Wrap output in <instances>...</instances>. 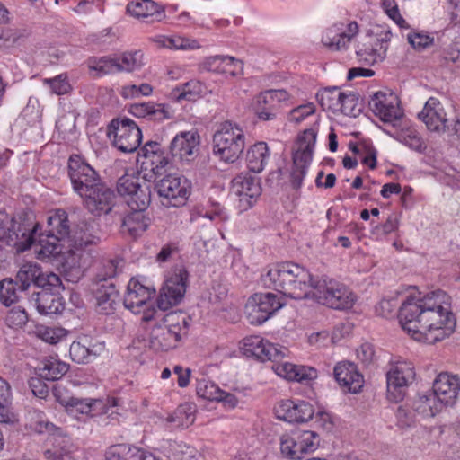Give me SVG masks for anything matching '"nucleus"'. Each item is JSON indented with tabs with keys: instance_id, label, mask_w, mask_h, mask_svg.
<instances>
[{
	"instance_id": "bf43d9fd",
	"label": "nucleus",
	"mask_w": 460,
	"mask_h": 460,
	"mask_svg": "<svg viewBox=\"0 0 460 460\" xmlns=\"http://www.w3.org/2000/svg\"><path fill=\"white\" fill-rule=\"evenodd\" d=\"M200 85L199 82H188L182 84L181 89H175V98L180 100L193 101L199 95Z\"/></svg>"
},
{
	"instance_id": "0e129e2a",
	"label": "nucleus",
	"mask_w": 460,
	"mask_h": 460,
	"mask_svg": "<svg viewBox=\"0 0 460 460\" xmlns=\"http://www.w3.org/2000/svg\"><path fill=\"white\" fill-rule=\"evenodd\" d=\"M45 84H49L52 92L58 95L65 94L70 90V84L66 80V76L64 75H59L50 79H45Z\"/></svg>"
},
{
	"instance_id": "8fccbe9b",
	"label": "nucleus",
	"mask_w": 460,
	"mask_h": 460,
	"mask_svg": "<svg viewBox=\"0 0 460 460\" xmlns=\"http://www.w3.org/2000/svg\"><path fill=\"white\" fill-rule=\"evenodd\" d=\"M363 110V103L359 94L356 92L343 93L341 102V111L344 115L358 117Z\"/></svg>"
},
{
	"instance_id": "72a5a7b5",
	"label": "nucleus",
	"mask_w": 460,
	"mask_h": 460,
	"mask_svg": "<svg viewBox=\"0 0 460 460\" xmlns=\"http://www.w3.org/2000/svg\"><path fill=\"white\" fill-rule=\"evenodd\" d=\"M45 232L48 238L55 241H62L67 238L70 243L72 231L70 230L66 212L58 209L54 215L50 216L48 218V229Z\"/></svg>"
},
{
	"instance_id": "c03bdc74",
	"label": "nucleus",
	"mask_w": 460,
	"mask_h": 460,
	"mask_svg": "<svg viewBox=\"0 0 460 460\" xmlns=\"http://www.w3.org/2000/svg\"><path fill=\"white\" fill-rule=\"evenodd\" d=\"M343 92L339 87H326L317 93V99L323 110L338 112L341 110V102Z\"/></svg>"
},
{
	"instance_id": "6e6552de",
	"label": "nucleus",
	"mask_w": 460,
	"mask_h": 460,
	"mask_svg": "<svg viewBox=\"0 0 460 460\" xmlns=\"http://www.w3.org/2000/svg\"><path fill=\"white\" fill-rule=\"evenodd\" d=\"M416 373L411 362L399 360L391 362L386 377V398L391 402H402L415 380Z\"/></svg>"
},
{
	"instance_id": "f03ea898",
	"label": "nucleus",
	"mask_w": 460,
	"mask_h": 460,
	"mask_svg": "<svg viewBox=\"0 0 460 460\" xmlns=\"http://www.w3.org/2000/svg\"><path fill=\"white\" fill-rule=\"evenodd\" d=\"M440 293L438 290L423 297L409 296L401 305L399 323L414 340L433 344L453 333L456 318L441 305Z\"/></svg>"
},
{
	"instance_id": "c9c22d12",
	"label": "nucleus",
	"mask_w": 460,
	"mask_h": 460,
	"mask_svg": "<svg viewBox=\"0 0 460 460\" xmlns=\"http://www.w3.org/2000/svg\"><path fill=\"white\" fill-rule=\"evenodd\" d=\"M128 13L136 18L152 17V21H161L164 16L156 3L151 0L131 1L127 5Z\"/></svg>"
},
{
	"instance_id": "de8ad7c7",
	"label": "nucleus",
	"mask_w": 460,
	"mask_h": 460,
	"mask_svg": "<svg viewBox=\"0 0 460 460\" xmlns=\"http://www.w3.org/2000/svg\"><path fill=\"white\" fill-rule=\"evenodd\" d=\"M88 67L90 70L96 71L98 75H108L121 72L122 65L116 58L102 57L90 58Z\"/></svg>"
},
{
	"instance_id": "4d7b16f0",
	"label": "nucleus",
	"mask_w": 460,
	"mask_h": 460,
	"mask_svg": "<svg viewBox=\"0 0 460 460\" xmlns=\"http://www.w3.org/2000/svg\"><path fill=\"white\" fill-rule=\"evenodd\" d=\"M143 57L140 50L124 53L121 58L122 63H120L122 65L121 71L131 72L140 68L144 65Z\"/></svg>"
},
{
	"instance_id": "b1692460",
	"label": "nucleus",
	"mask_w": 460,
	"mask_h": 460,
	"mask_svg": "<svg viewBox=\"0 0 460 460\" xmlns=\"http://www.w3.org/2000/svg\"><path fill=\"white\" fill-rule=\"evenodd\" d=\"M336 382L352 394H358L364 385V376L358 367L350 361L338 362L333 368Z\"/></svg>"
},
{
	"instance_id": "6ab92c4d",
	"label": "nucleus",
	"mask_w": 460,
	"mask_h": 460,
	"mask_svg": "<svg viewBox=\"0 0 460 460\" xmlns=\"http://www.w3.org/2000/svg\"><path fill=\"white\" fill-rule=\"evenodd\" d=\"M369 107L382 121L393 125H395L403 115L399 107L398 97L392 92L375 93L369 101Z\"/></svg>"
},
{
	"instance_id": "a18cd8bd",
	"label": "nucleus",
	"mask_w": 460,
	"mask_h": 460,
	"mask_svg": "<svg viewBox=\"0 0 460 460\" xmlns=\"http://www.w3.org/2000/svg\"><path fill=\"white\" fill-rule=\"evenodd\" d=\"M196 407L193 403L185 402L177 407L174 412L167 418L169 422L174 423L176 427L188 428L194 420Z\"/></svg>"
},
{
	"instance_id": "20e7f679",
	"label": "nucleus",
	"mask_w": 460,
	"mask_h": 460,
	"mask_svg": "<svg viewBox=\"0 0 460 460\" xmlns=\"http://www.w3.org/2000/svg\"><path fill=\"white\" fill-rule=\"evenodd\" d=\"M95 220L82 221L72 231L69 250L63 264L67 280L77 282L93 261V244L100 240Z\"/></svg>"
},
{
	"instance_id": "49530a36",
	"label": "nucleus",
	"mask_w": 460,
	"mask_h": 460,
	"mask_svg": "<svg viewBox=\"0 0 460 460\" xmlns=\"http://www.w3.org/2000/svg\"><path fill=\"white\" fill-rule=\"evenodd\" d=\"M413 410L423 417H434L442 409L431 394L420 395L413 402Z\"/></svg>"
},
{
	"instance_id": "603ef678",
	"label": "nucleus",
	"mask_w": 460,
	"mask_h": 460,
	"mask_svg": "<svg viewBox=\"0 0 460 460\" xmlns=\"http://www.w3.org/2000/svg\"><path fill=\"white\" fill-rule=\"evenodd\" d=\"M25 427L38 434L45 431H51L54 425L49 422L41 411L37 410L29 411L26 415Z\"/></svg>"
},
{
	"instance_id": "dca6fc26",
	"label": "nucleus",
	"mask_w": 460,
	"mask_h": 460,
	"mask_svg": "<svg viewBox=\"0 0 460 460\" xmlns=\"http://www.w3.org/2000/svg\"><path fill=\"white\" fill-rule=\"evenodd\" d=\"M188 279L189 273L184 268L175 269L166 279L156 300L161 311H166L181 301L186 293Z\"/></svg>"
},
{
	"instance_id": "37998d69",
	"label": "nucleus",
	"mask_w": 460,
	"mask_h": 460,
	"mask_svg": "<svg viewBox=\"0 0 460 460\" xmlns=\"http://www.w3.org/2000/svg\"><path fill=\"white\" fill-rule=\"evenodd\" d=\"M104 347L102 344L93 345L89 348L80 341H74L69 349V354L73 361L78 364H87L97 355H99Z\"/></svg>"
},
{
	"instance_id": "1a4fd4ad",
	"label": "nucleus",
	"mask_w": 460,
	"mask_h": 460,
	"mask_svg": "<svg viewBox=\"0 0 460 460\" xmlns=\"http://www.w3.org/2000/svg\"><path fill=\"white\" fill-rule=\"evenodd\" d=\"M118 192L125 197L128 209L146 210L151 202L150 186L140 179L139 173L125 172L117 181Z\"/></svg>"
},
{
	"instance_id": "4be33fe9",
	"label": "nucleus",
	"mask_w": 460,
	"mask_h": 460,
	"mask_svg": "<svg viewBox=\"0 0 460 460\" xmlns=\"http://www.w3.org/2000/svg\"><path fill=\"white\" fill-rule=\"evenodd\" d=\"M278 419L290 423H304L314 416V406L303 400H282L274 408Z\"/></svg>"
},
{
	"instance_id": "c85d7f7f",
	"label": "nucleus",
	"mask_w": 460,
	"mask_h": 460,
	"mask_svg": "<svg viewBox=\"0 0 460 460\" xmlns=\"http://www.w3.org/2000/svg\"><path fill=\"white\" fill-rule=\"evenodd\" d=\"M64 287L61 283V288L58 290L41 289V291L33 293L36 308L40 314H58L65 309V302L59 296L60 290Z\"/></svg>"
},
{
	"instance_id": "f8f14e48",
	"label": "nucleus",
	"mask_w": 460,
	"mask_h": 460,
	"mask_svg": "<svg viewBox=\"0 0 460 460\" xmlns=\"http://www.w3.org/2000/svg\"><path fill=\"white\" fill-rule=\"evenodd\" d=\"M317 434L311 430H297L280 438V452L286 458L302 460L305 455L314 452L319 446Z\"/></svg>"
},
{
	"instance_id": "6e6d98bb",
	"label": "nucleus",
	"mask_w": 460,
	"mask_h": 460,
	"mask_svg": "<svg viewBox=\"0 0 460 460\" xmlns=\"http://www.w3.org/2000/svg\"><path fill=\"white\" fill-rule=\"evenodd\" d=\"M263 350L261 361L270 360L274 363H279L288 353V349L286 347L273 344L269 341L265 342Z\"/></svg>"
},
{
	"instance_id": "79ce46f5",
	"label": "nucleus",
	"mask_w": 460,
	"mask_h": 460,
	"mask_svg": "<svg viewBox=\"0 0 460 460\" xmlns=\"http://www.w3.org/2000/svg\"><path fill=\"white\" fill-rule=\"evenodd\" d=\"M123 261L113 259L104 261L93 279L94 285L108 284L122 271Z\"/></svg>"
},
{
	"instance_id": "680f3d73",
	"label": "nucleus",
	"mask_w": 460,
	"mask_h": 460,
	"mask_svg": "<svg viewBox=\"0 0 460 460\" xmlns=\"http://www.w3.org/2000/svg\"><path fill=\"white\" fill-rule=\"evenodd\" d=\"M407 40L412 48L418 50L428 48L434 41L433 37L422 32L409 33Z\"/></svg>"
},
{
	"instance_id": "7c9ffc66",
	"label": "nucleus",
	"mask_w": 460,
	"mask_h": 460,
	"mask_svg": "<svg viewBox=\"0 0 460 460\" xmlns=\"http://www.w3.org/2000/svg\"><path fill=\"white\" fill-rule=\"evenodd\" d=\"M203 68L215 73L228 74L236 76L242 74L243 64L241 60L229 56H214L203 63Z\"/></svg>"
},
{
	"instance_id": "4468645a",
	"label": "nucleus",
	"mask_w": 460,
	"mask_h": 460,
	"mask_svg": "<svg viewBox=\"0 0 460 460\" xmlns=\"http://www.w3.org/2000/svg\"><path fill=\"white\" fill-rule=\"evenodd\" d=\"M20 291L27 290L31 285L35 288L58 290L61 288V279L58 274L42 270L37 263L23 264L16 274Z\"/></svg>"
},
{
	"instance_id": "09e8293b",
	"label": "nucleus",
	"mask_w": 460,
	"mask_h": 460,
	"mask_svg": "<svg viewBox=\"0 0 460 460\" xmlns=\"http://www.w3.org/2000/svg\"><path fill=\"white\" fill-rule=\"evenodd\" d=\"M155 41L157 44L164 48L172 49H195L199 48V45L196 40L188 39L179 35L172 37L160 36Z\"/></svg>"
},
{
	"instance_id": "39448f33",
	"label": "nucleus",
	"mask_w": 460,
	"mask_h": 460,
	"mask_svg": "<svg viewBox=\"0 0 460 460\" xmlns=\"http://www.w3.org/2000/svg\"><path fill=\"white\" fill-rule=\"evenodd\" d=\"M182 442L166 440L161 445V453L167 460H190L192 452ZM105 460H163L160 452H150L128 444L111 446L105 454Z\"/></svg>"
},
{
	"instance_id": "a211bd4d",
	"label": "nucleus",
	"mask_w": 460,
	"mask_h": 460,
	"mask_svg": "<svg viewBox=\"0 0 460 460\" xmlns=\"http://www.w3.org/2000/svg\"><path fill=\"white\" fill-rule=\"evenodd\" d=\"M84 207L94 216L109 214L116 204L117 196L113 190L101 181L81 197Z\"/></svg>"
},
{
	"instance_id": "aec40b11",
	"label": "nucleus",
	"mask_w": 460,
	"mask_h": 460,
	"mask_svg": "<svg viewBox=\"0 0 460 460\" xmlns=\"http://www.w3.org/2000/svg\"><path fill=\"white\" fill-rule=\"evenodd\" d=\"M232 183V190L240 198V207L244 210L252 208L261 194L260 178L251 174V172L239 173Z\"/></svg>"
},
{
	"instance_id": "f3484780",
	"label": "nucleus",
	"mask_w": 460,
	"mask_h": 460,
	"mask_svg": "<svg viewBox=\"0 0 460 460\" xmlns=\"http://www.w3.org/2000/svg\"><path fill=\"white\" fill-rule=\"evenodd\" d=\"M289 99L284 89H270L259 93L253 104L254 113L262 121L273 120L280 112L282 103Z\"/></svg>"
},
{
	"instance_id": "cd10ccee",
	"label": "nucleus",
	"mask_w": 460,
	"mask_h": 460,
	"mask_svg": "<svg viewBox=\"0 0 460 460\" xmlns=\"http://www.w3.org/2000/svg\"><path fill=\"white\" fill-rule=\"evenodd\" d=\"M418 117L430 131L444 132L448 128L446 112L437 98L430 97Z\"/></svg>"
},
{
	"instance_id": "a878e982",
	"label": "nucleus",
	"mask_w": 460,
	"mask_h": 460,
	"mask_svg": "<svg viewBox=\"0 0 460 460\" xmlns=\"http://www.w3.org/2000/svg\"><path fill=\"white\" fill-rule=\"evenodd\" d=\"M53 394L57 401L71 411L75 410L77 412L86 415H95L98 413H107L104 410L106 405L102 400L99 399H80L73 396H63L62 391L58 387H55Z\"/></svg>"
},
{
	"instance_id": "58836bf2",
	"label": "nucleus",
	"mask_w": 460,
	"mask_h": 460,
	"mask_svg": "<svg viewBox=\"0 0 460 460\" xmlns=\"http://www.w3.org/2000/svg\"><path fill=\"white\" fill-rule=\"evenodd\" d=\"M21 231L20 224L10 217L7 213L0 210V247L3 244H16Z\"/></svg>"
},
{
	"instance_id": "5fc2aeb1",
	"label": "nucleus",
	"mask_w": 460,
	"mask_h": 460,
	"mask_svg": "<svg viewBox=\"0 0 460 460\" xmlns=\"http://www.w3.org/2000/svg\"><path fill=\"white\" fill-rule=\"evenodd\" d=\"M196 392L203 399L216 401L220 396L221 388L214 382L201 378L197 381Z\"/></svg>"
},
{
	"instance_id": "3c124183",
	"label": "nucleus",
	"mask_w": 460,
	"mask_h": 460,
	"mask_svg": "<svg viewBox=\"0 0 460 460\" xmlns=\"http://www.w3.org/2000/svg\"><path fill=\"white\" fill-rule=\"evenodd\" d=\"M19 284L16 279L11 278L0 281V301L5 306H10L19 299Z\"/></svg>"
},
{
	"instance_id": "412c9836",
	"label": "nucleus",
	"mask_w": 460,
	"mask_h": 460,
	"mask_svg": "<svg viewBox=\"0 0 460 460\" xmlns=\"http://www.w3.org/2000/svg\"><path fill=\"white\" fill-rule=\"evenodd\" d=\"M155 296V289L146 287L138 280L131 279L128 284L124 296V306L134 314L143 313L153 307L152 299Z\"/></svg>"
},
{
	"instance_id": "2f4dec72",
	"label": "nucleus",
	"mask_w": 460,
	"mask_h": 460,
	"mask_svg": "<svg viewBox=\"0 0 460 460\" xmlns=\"http://www.w3.org/2000/svg\"><path fill=\"white\" fill-rule=\"evenodd\" d=\"M128 111L137 118H147L151 120L163 121L170 119L169 106L164 103L141 102L131 104Z\"/></svg>"
},
{
	"instance_id": "393cba45",
	"label": "nucleus",
	"mask_w": 460,
	"mask_h": 460,
	"mask_svg": "<svg viewBox=\"0 0 460 460\" xmlns=\"http://www.w3.org/2000/svg\"><path fill=\"white\" fill-rule=\"evenodd\" d=\"M199 137L191 131H184L176 135L168 146L169 156L180 161H190L198 150Z\"/></svg>"
},
{
	"instance_id": "9b49d317",
	"label": "nucleus",
	"mask_w": 460,
	"mask_h": 460,
	"mask_svg": "<svg viewBox=\"0 0 460 460\" xmlns=\"http://www.w3.org/2000/svg\"><path fill=\"white\" fill-rule=\"evenodd\" d=\"M108 136H113V145L123 153H133L140 146L142 131L129 118L113 119L109 126Z\"/></svg>"
},
{
	"instance_id": "338daca9",
	"label": "nucleus",
	"mask_w": 460,
	"mask_h": 460,
	"mask_svg": "<svg viewBox=\"0 0 460 460\" xmlns=\"http://www.w3.org/2000/svg\"><path fill=\"white\" fill-rule=\"evenodd\" d=\"M29 387L33 395L38 398L45 399L49 395V386L44 382V378H41L40 376L30 378Z\"/></svg>"
},
{
	"instance_id": "bb28decb",
	"label": "nucleus",
	"mask_w": 460,
	"mask_h": 460,
	"mask_svg": "<svg viewBox=\"0 0 460 460\" xmlns=\"http://www.w3.org/2000/svg\"><path fill=\"white\" fill-rule=\"evenodd\" d=\"M139 155L148 159L152 165L151 172L155 176H162L165 167L171 164L169 149L163 146L161 141L149 140L140 149Z\"/></svg>"
},
{
	"instance_id": "a19ab883",
	"label": "nucleus",
	"mask_w": 460,
	"mask_h": 460,
	"mask_svg": "<svg viewBox=\"0 0 460 460\" xmlns=\"http://www.w3.org/2000/svg\"><path fill=\"white\" fill-rule=\"evenodd\" d=\"M69 369V366L57 358H50L41 362L37 368L38 375L48 381L60 379Z\"/></svg>"
},
{
	"instance_id": "9d476101",
	"label": "nucleus",
	"mask_w": 460,
	"mask_h": 460,
	"mask_svg": "<svg viewBox=\"0 0 460 460\" xmlns=\"http://www.w3.org/2000/svg\"><path fill=\"white\" fill-rule=\"evenodd\" d=\"M315 141L316 132L312 128L305 129L297 138V148L293 153V166L290 172V182L295 190H299L303 184L313 158Z\"/></svg>"
},
{
	"instance_id": "0eeeda50",
	"label": "nucleus",
	"mask_w": 460,
	"mask_h": 460,
	"mask_svg": "<svg viewBox=\"0 0 460 460\" xmlns=\"http://www.w3.org/2000/svg\"><path fill=\"white\" fill-rule=\"evenodd\" d=\"M192 184L184 175L168 173L155 180V190L163 206L180 208L184 206L191 193Z\"/></svg>"
},
{
	"instance_id": "e2e57ef3",
	"label": "nucleus",
	"mask_w": 460,
	"mask_h": 460,
	"mask_svg": "<svg viewBox=\"0 0 460 460\" xmlns=\"http://www.w3.org/2000/svg\"><path fill=\"white\" fill-rule=\"evenodd\" d=\"M57 242L58 241L55 240L52 242L48 241L46 245L40 243V247H36L34 252L37 254V258L40 260H47L60 253L61 248Z\"/></svg>"
},
{
	"instance_id": "2eb2a0df",
	"label": "nucleus",
	"mask_w": 460,
	"mask_h": 460,
	"mask_svg": "<svg viewBox=\"0 0 460 460\" xmlns=\"http://www.w3.org/2000/svg\"><path fill=\"white\" fill-rule=\"evenodd\" d=\"M277 295L256 293L249 297L245 305V314L248 322L252 325H261L270 318L283 306Z\"/></svg>"
},
{
	"instance_id": "f704fd0d",
	"label": "nucleus",
	"mask_w": 460,
	"mask_h": 460,
	"mask_svg": "<svg viewBox=\"0 0 460 460\" xmlns=\"http://www.w3.org/2000/svg\"><path fill=\"white\" fill-rule=\"evenodd\" d=\"M392 32L389 30L382 31L380 34L379 41V49L370 47V48H358L356 50L357 56L359 60H364L365 62L373 65L378 60L382 61L385 56L388 49V42L391 40Z\"/></svg>"
},
{
	"instance_id": "864d4df0",
	"label": "nucleus",
	"mask_w": 460,
	"mask_h": 460,
	"mask_svg": "<svg viewBox=\"0 0 460 460\" xmlns=\"http://www.w3.org/2000/svg\"><path fill=\"white\" fill-rule=\"evenodd\" d=\"M265 341L259 336H250L243 340V346L241 349L243 354L246 357L255 358L261 359Z\"/></svg>"
},
{
	"instance_id": "13d9d810",
	"label": "nucleus",
	"mask_w": 460,
	"mask_h": 460,
	"mask_svg": "<svg viewBox=\"0 0 460 460\" xmlns=\"http://www.w3.org/2000/svg\"><path fill=\"white\" fill-rule=\"evenodd\" d=\"M28 322V314L24 308L15 306L10 309L5 316V323L9 327H22Z\"/></svg>"
},
{
	"instance_id": "423d86ee",
	"label": "nucleus",
	"mask_w": 460,
	"mask_h": 460,
	"mask_svg": "<svg viewBox=\"0 0 460 460\" xmlns=\"http://www.w3.org/2000/svg\"><path fill=\"white\" fill-rule=\"evenodd\" d=\"M245 146V136L242 128L231 121L220 124L213 136V152L226 163L235 162Z\"/></svg>"
},
{
	"instance_id": "69168bd1",
	"label": "nucleus",
	"mask_w": 460,
	"mask_h": 460,
	"mask_svg": "<svg viewBox=\"0 0 460 460\" xmlns=\"http://www.w3.org/2000/svg\"><path fill=\"white\" fill-rule=\"evenodd\" d=\"M297 367V365H294L289 362H282L280 360L279 363H274L272 365V369L278 376L293 381V379L296 376L295 372L296 371Z\"/></svg>"
},
{
	"instance_id": "5701e85b",
	"label": "nucleus",
	"mask_w": 460,
	"mask_h": 460,
	"mask_svg": "<svg viewBox=\"0 0 460 460\" xmlns=\"http://www.w3.org/2000/svg\"><path fill=\"white\" fill-rule=\"evenodd\" d=\"M431 394L440 406H453L460 391V380L447 372L438 374L433 382Z\"/></svg>"
},
{
	"instance_id": "ddd939ff",
	"label": "nucleus",
	"mask_w": 460,
	"mask_h": 460,
	"mask_svg": "<svg viewBox=\"0 0 460 460\" xmlns=\"http://www.w3.org/2000/svg\"><path fill=\"white\" fill-rule=\"evenodd\" d=\"M67 174L74 191L80 197L102 181L98 172L81 155L75 154L68 158Z\"/></svg>"
},
{
	"instance_id": "c756f323",
	"label": "nucleus",
	"mask_w": 460,
	"mask_h": 460,
	"mask_svg": "<svg viewBox=\"0 0 460 460\" xmlns=\"http://www.w3.org/2000/svg\"><path fill=\"white\" fill-rule=\"evenodd\" d=\"M150 223L151 219L146 210L128 209L123 217L121 229L123 233L136 238L147 229Z\"/></svg>"
},
{
	"instance_id": "ea45409f",
	"label": "nucleus",
	"mask_w": 460,
	"mask_h": 460,
	"mask_svg": "<svg viewBox=\"0 0 460 460\" xmlns=\"http://www.w3.org/2000/svg\"><path fill=\"white\" fill-rule=\"evenodd\" d=\"M52 447L44 451V456L49 460H72L73 446L66 437L56 436L51 438Z\"/></svg>"
},
{
	"instance_id": "774afa93",
	"label": "nucleus",
	"mask_w": 460,
	"mask_h": 460,
	"mask_svg": "<svg viewBox=\"0 0 460 460\" xmlns=\"http://www.w3.org/2000/svg\"><path fill=\"white\" fill-rule=\"evenodd\" d=\"M315 109L313 103L300 105L290 111L289 120L296 123H300L309 115L314 113Z\"/></svg>"
},
{
	"instance_id": "4c0bfd02",
	"label": "nucleus",
	"mask_w": 460,
	"mask_h": 460,
	"mask_svg": "<svg viewBox=\"0 0 460 460\" xmlns=\"http://www.w3.org/2000/svg\"><path fill=\"white\" fill-rule=\"evenodd\" d=\"M343 24H334L328 28L322 38V43L332 51L347 49L349 38L343 31Z\"/></svg>"
},
{
	"instance_id": "f257e3e1",
	"label": "nucleus",
	"mask_w": 460,
	"mask_h": 460,
	"mask_svg": "<svg viewBox=\"0 0 460 460\" xmlns=\"http://www.w3.org/2000/svg\"><path fill=\"white\" fill-rule=\"evenodd\" d=\"M261 282L287 297L301 300L312 296L319 304L336 310L349 309L355 302L344 284L328 277L314 279L308 270L292 261L270 267L261 275Z\"/></svg>"
},
{
	"instance_id": "473e14b6",
	"label": "nucleus",
	"mask_w": 460,
	"mask_h": 460,
	"mask_svg": "<svg viewBox=\"0 0 460 460\" xmlns=\"http://www.w3.org/2000/svg\"><path fill=\"white\" fill-rule=\"evenodd\" d=\"M93 294L99 311L104 314H113L119 298V291L113 282L94 285Z\"/></svg>"
},
{
	"instance_id": "7ed1b4c3",
	"label": "nucleus",
	"mask_w": 460,
	"mask_h": 460,
	"mask_svg": "<svg viewBox=\"0 0 460 460\" xmlns=\"http://www.w3.org/2000/svg\"><path fill=\"white\" fill-rule=\"evenodd\" d=\"M148 308L144 311L142 322L150 329L149 347L155 351H167L178 347L187 337L190 317L182 312H170Z\"/></svg>"
},
{
	"instance_id": "e433bc0d",
	"label": "nucleus",
	"mask_w": 460,
	"mask_h": 460,
	"mask_svg": "<svg viewBox=\"0 0 460 460\" xmlns=\"http://www.w3.org/2000/svg\"><path fill=\"white\" fill-rule=\"evenodd\" d=\"M270 151L265 142L252 145L247 151L246 162L249 171L254 173L261 172L269 159Z\"/></svg>"
},
{
	"instance_id": "052dcab7",
	"label": "nucleus",
	"mask_w": 460,
	"mask_h": 460,
	"mask_svg": "<svg viewBox=\"0 0 460 460\" xmlns=\"http://www.w3.org/2000/svg\"><path fill=\"white\" fill-rule=\"evenodd\" d=\"M56 128L60 135H63L65 139L69 135H73L75 130V118L68 114L61 116L56 122Z\"/></svg>"
}]
</instances>
